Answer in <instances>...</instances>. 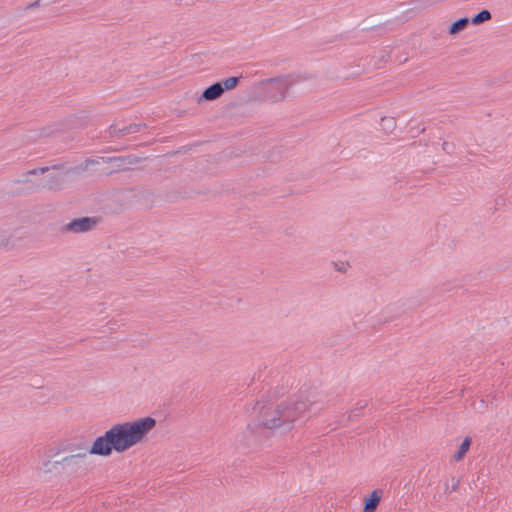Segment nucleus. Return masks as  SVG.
<instances>
[{
  "label": "nucleus",
  "instance_id": "obj_1",
  "mask_svg": "<svg viewBox=\"0 0 512 512\" xmlns=\"http://www.w3.org/2000/svg\"><path fill=\"white\" fill-rule=\"evenodd\" d=\"M156 423L155 418L146 416L115 424L94 440L89 454L108 457L113 451L123 453L140 443L155 428Z\"/></svg>",
  "mask_w": 512,
  "mask_h": 512
},
{
  "label": "nucleus",
  "instance_id": "obj_2",
  "mask_svg": "<svg viewBox=\"0 0 512 512\" xmlns=\"http://www.w3.org/2000/svg\"><path fill=\"white\" fill-rule=\"evenodd\" d=\"M307 409L306 401L292 399L278 404L275 408L264 406L259 411L257 426L284 433L292 429L293 423L303 417Z\"/></svg>",
  "mask_w": 512,
  "mask_h": 512
},
{
  "label": "nucleus",
  "instance_id": "obj_3",
  "mask_svg": "<svg viewBox=\"0 0 512 512\" xmlns=\"http://www.w3.org/2000/svg\"><path fill=\"white\" fill-rule=\"evenodd\" d=\"M100 162H85L75 167H66L65 163L55 164L51 167L32 168L23 174V178L17 180L18 183H27L29 181L28 175H43L38 181L33 184L30 189L35 190H53L61 188L67 179L73 174H79L91 167L94 171H98L95 166Z\"/></svg>",
  "mask_w": 512,
  "mask_h": 512
},
{
  "label": "nucleus",
  "instance_id": "obj_4",
  "mask_svg": "<svg viewBox=\"0 0 512 512\" xmlns=\"http://www.w3.org/2000/svg\"><path fill=\"white\" fill-rule=\"evenodd\" d=\"M82 127H84L83 118L70 115L61 121L28 131L23 139L26 142H35L41 139H60L64 144H68L74 139L71 132Z\"/></svg>",
  "mask_w": 512,
  "mask_h": 512
},
{
  "label": "nucleus",
  "instance_id": "obj_5",
  "mask_svg": "<svg viewBox=\"0 0 512 512\" xmlns=\"http://www.w3.org/2000/svg\"><path fill=\"white\" fill-rule=\"evenodd\" d=\"M296 82L291 74L269 78L265 80L264 98L272 103L282 101Z\"/></svg>",
  "mask_w": 512,
  "mask_h": 512
},
{
  "label": "nucleus",
  "instance_id": "obj_6",
  "mask_svg": "<svg viewBox=\"0 0 512 512\" xmlns=\"http://www.w3.org/2000/svg\"><path fill=\"white\" fill-rule=\"evenodd\" d=\"M98 217H79L72 219L62 227L63 232L84 233L92 230L98 223Z\"/></svg>",
  "mask_w": 512,
  "mask_h": 512
},
{
  "label": "nucleus",
  "instance_id": "obj_7",
  "mask_svg": "<svg viewBox=\"0 0 512 512\" xmlns=\"http://www.w3.org/2000/svg\"><path fill=\"white\" fill-rule=\"evenodd\" d=\"M138 162H119L112 168H104L100 175L110 176L117 175V179L120 181H125L126 179L131 177V173L135 170H139L140 167L136 166Z\"/></svg>",
  "mask_w": 512,
  "mask_h": 512
},
{
  "label": "nucleus",
  "instance_id": "obj_8",
  "mask_svg": "<svg viewBox=\"0 0 512 512\" xmlns=\"http://www.w3.org/2000/svg\"><path fill=\"white\" fill-rule=\"evenodd\" d=\"M223 95V89L221 84L217 81L210 86L206 87L201 96L198 98V103L203 101H214L219 99Z\"/></svg>",
  "mask_w": 512,
  "mask_h": 512
},
{
  "label": "nucleus",
  "instance_id": "obj_9",
  "mask_svg": "<svg viewBox=\"0 0 512 512\" xmlns=\"http://www.w3.org/2000/svg\"><path fill=\"white\" fill-rule=\"evenodd\" d=\"M383 495L381 489H375L364 498L363 512H375Z\"/></svg>",
  "mask_w": 512,
  "mask_h": 512
},
{
  "label": "nucleus",
  "instance_id": "obj_10",
  "mask_svg": "<svg viewBox=\"0 0 512 512\" xmlns=\"http://www.w3.org/2000/svg\"><path fill=\"white\" fill-rule=\"evenodd\" d=\"M201 193H204V192L200 191V190L187 191L186 189H179V190H174V191H170V192L166 193L165 200L168 202H175L179 199L194 198L197 195H200Z\"/></svg>",
  "mask_w": 512,
  "mask_h": 512
},
{
  "label": "nucleus",
  "instance_id": "obj_11",
  "mask_svg": "<svg viewBox=\"0 0 512 512\" xmlns=\"http://www.w3.org/2000/svg\"><path fill=\"white\" fill-rule=\"evenodd\" d=\"M42 469L44 473H61L65 470L63 468V463H61V459L52 460L49 458L42 462Z\"/></svg>",
  "mask_w": 512,
  "mask_h": 512
},
{
  "label": "nucleus",
  "instance_id": "obj_12",
  "mask_svg": "<svg viewBox=\"0 0 512 512\" xmlns=\"http://www.w3.org/2000/svg\"><path fill=\"white\" fill-rule=\"evenodd\" d=\"M469 23H471L469 18H459L449 26L448 33L453 36L457 35L461 31L465 30L468 27Z\"/></svg>",
  "mask_w": 512,
  "mask_h": 512
},
{
  "label": "nucleus",
  "instance_id": "obj_13",
  "mask_svg": "<svg viewBox=\"0 0 512 512\" xmlns=\"http://www.w3.org/2000/svg\"><path fill=\"white\" fill-rule=\"evenodd\" d=\"M472 439L469 436H466L460 446L458 447V450L453 455V460L456 462H459L464 459L467 452L469 451V448L471 446Z\"/></svg>",
  "mask_w": 512,
  "mask_h": 512
},
{
  "label": "nucleus",
  "instance_id": "obj_14",
  "mask_svg": "<svg viewBox=\"0 0 512 512\" xmlns=\"http://www.w3.org/2000/svg\"><path fill=\"white\" fill-rule=\"evenodd\" d=\"M136 201L141 205L150 208L154 203V192L151 190H143L135 195Z\"/></svg>",
  "mask_w": 512,
  "mask_h": 512
},
{
  "label": "nucleus",
  "instance_id": "obj_15",
  "mask_svg": "<svg viewBox=\"0 0 512 512\" xmlns=\"http://www.w3.org/2000/svg\"><path fill=\"white\" fill-rule=\"evenodd\" d=\"M85 458V453H75L70 454L61 459V463H63V468H67L70 466L78 465Z\"/></svg>",
  "mask_w": 512,
  "mask_h": 512
},
{
  "label": "nucleus",
  "instance_id": "obj_16",
  "mask_svg": "<svg viewBox=\"0 0 512 512\" xmlns=\"http://www.w3.org/2000/svg\"><path fill=\"white\" fill-rule=\"evenodd\" d=\"M241 78H242V76H231V77L225 78L221 81H218L222 86L223 93L225 91H230V90L235 89L240 84Z\"/></svg>",
  "mask_w": 512,
  "mask_h": 512
},
{
  "label": "nucleus",
  "instance_id": "obj_17",
  "mask_svg": "<svg viewBox=\"0 0 512 512\" xmlns=\"http://www.w3.org/2000/svg\"><path fill=\"white\" fill-rule=\"evenodd\" d=\"M99 159L100 160H133V161H136V160H147L148 158L129 153V154L106 156V157L102 156V157H99Z\"/></svg>",
  "mask_w": 512,
  "mask_h": 512
},
{
  "label": "nucleus",
  "instance_id": "obj_18",
  "mask_svg": "<svg viewBox=\"0 0 512 512\" xmlns=\"http://www.w3.org/2000/svg\"><path fill=\"white\" fill-rule=\"evenodd\" d=\"M492 18V14L487 9H482L478 13H476L471 19V23L473 25H480L486 21H489Z\"/></svg>",
  "mask_w": 512,
  "mask_h": 512
},
{
  "label": "nucleus",
  "instance_id": "obj_19",
  "mask_svg": "<svg viewBox=\"0 0 512 512\" xmlns=\"http://www.w3.org/2000/svg\"><path fill=\"white\" fill-rule=\"evenodd\" d=\"M380 127L386 134L392 133L396 129V120L394 117L384 116L381 118Z\"/></svg>",
  "mask_w": 512,
  "mask_h": 512
},
{
  "label": "nucleus",
  "instance_id": "obj_20",
  "mask_svg": "<svg viewBox=\"0 0 512 512\" xmlns=\"http://www.w3.org/2000/svg\"><path fill=\"white\" fill-rule=\"evenodd\" d=\"M358 406L351 410L347 417L348 422H352L354 420H358L362 416V410L367 406L366 402H358Z\"/></svg>",
  "mask_w": 512,
  "mask_h": 512
},
{
  "label": "nucleus",
  "instance_id": "obj_21",
  "mask_svg": "<svg viewBox=\"0 0 512 512\" xmlns=\"http://www.w3.org/2000/svg\"><path fill=\"white\" fill-rule=\"evenodd\" d=\"M146 124L144 123H138V124H130L128 126L122 127L121 131H124V134H134L140 132L142 128H145Z\"/></svg>",
  "mask_w": 512,
  "mask_h": 512
},
{
  "label": "nucleus",
  "instance_id": "obj_22",
  "mask_svg": "<svg viewBox=\"0 0 512 512\" xmlns=\"http://www.w3.org/2000/svg\"><path fill=\"white\" fill-rule=\"evenodd\" d=\"M122 128H119L116 124H112L109 126L107 133L109 137H124L126 134H124V131H121Z\"/></svg>",
  "mask_w": 512,
  "mask_h": 512
},
{
  "label": "nucleus",
  "instance_id": "obj_23",
  "mask_svg": "<svg viewBox=\"0 0 512 512\" xmlns=\"http://www.w3.org/2000/svg\"><path fill=\"white\" fill-rule=\"evenodd\" d=\"M451 482L452 483L450 484V486L448 483L445 484V489H444L445 494H450L454 491H457V489L459 488V483H460L459 479L452 477Z\"/></svg>",
  "mask_w": 512,
  "mask_h": 512
},
{
  "label": "nucleus",
  "instance_id": "obj_24",
  "mask_svg": "<svg viewBox=\"0 0 512 512\" xmlns=\"http://www.w3.org/2000/svg\"><path fill=\"white\" fill-rule=\"evenodd\" d=\"M14 246V242L12 241L10 236L1 235L0 236V249H9Z\"/></svg>",
  "mask_w": 512,
  "mask_h": 512
},
{
  "label": "nucleus",
  "instance_id": "obj_25",
  "mask_svg": "<svg viewBox=\"0 0 512 512\" xmlns=\"http://www.w3.org/2000/svg\"><path fill=\"white\" fill-rule=\"evenodd\" d=\"M66 451H67V449H66V445H65V444H62V445L57 446L56 448H50V449L48 450V455H47V456H48L49 458H53V457H55L56 455H58L59 453H61V452H66Z\"/></svg>",
  "mask_w": 512,
  "mask_h": 512
},
{
  "label": "nucleus",
  "instance_id": "obj_26",
  "mask_svg": "<svg viewBox=\"0 0 512 512\" xmlns=\"http://www.w3.org/2000/svg\"><path fill=\"white\" fill-rule=\"evenodd\" d=\"M75 446H77V453H85V457L87 456V453H89L90 448H87L86 442L75 443Z\"/></svg>",
  "mask_w": 512,
  "mask_h": 512
},
{
  "label": "nucleus",
  "instance_id": "obj_27",
  "mask_svg": "<svg viewBox=\"0 0 512 512\" xmlns=\"http://www.w3.org/2000/svg\"><path fill=\"white\" fill-rule=\"evenodd\" d=\"M442 148L446 153L451 154L455 148V145L454 143L443 142Z\"/></svg>",
  "mask_w": 512,
  "mask_h": 512
},
{
  "label": "nucleus",
  "instance_id": "obj_28",
  "mask_svg": "<svg viewBox=\"0 0 512 512\" xmlns=\"http://www.w3.org/2000/svg\"><path fill=\"white\" fill-rule=\"evenodd\" d=\"M43 0H36L30 4H28L26 7H25V10H31V9H34V8H37V7H40L41 5H43Z\"/></svg>",
  "mask_w": 512,
  "mask_h": 512
},
{
  "label": "nucleus",
  "instance_id": "obj_29",
  "mask_svg": "<svg viewBox=\"0 0 512 512\" xmlns=\"http://www.w3.org/2000/svg\"><path fill=\"white\" fill-rule=\"evenodd\" d=\"M425 130H426L425 127H422L421 129H416V130L414 127H410L409 132L412 134V137H416L419 134L424 133Z\"/></svg>",
  "mask_w": 512,
  "mask_h": 512
},
{
  "label": "nucleus",
  "instance_id": "obj_30",
  "mask_svg": "<svg viewBox=\"0 0 512 512\" xmlns=\"http://www.w3.org/2000/svg\"><path fill=\"white\" fill-rule=\"evenodd\" d=\"M65 445L68 452H70L71 454L77 453V446H75V443H68Z\"/></svg>",
  "mask_w": 512,
  "mask_h": 512
},
{
  "label": "nucleus",
  "instance_id": "obj_31",
  "mask_svg": "<svg viewBox=\"0 0 512 512\" xmlns=\"http://www.w3.org/2000/svg\"><path fill=\"white\" fill-rule=\"evenodd\" d=\"M336 269H337L338 271H344V268H342V266H338L337 264H336Z\"/></svg>",
  "mask_w": 512,
  "mask_h": 512
},
{
  "label": "nucleus",
  "instance_id": "obj_32",
  "mask_svg": "<svg viewBox=\"0 0 512 512\" xmlns=\"http://www.w3.org/2000/svg\"><path fill=\"white\" fill-rule=\"evenodd\" d=\"M368 28H369V27H368V24H365V23H364V27H363V29H368Z\"/></svg>",
  "mask_w": 512,
  "mask_h": 512
},
{
  "label": "nucleus",
  "instance_id": "obj_33",
  "mask_svg": "<svg viewBox=\"0 0 512 512\" xmlns=\"http://www.w3.org/2000/svg\"><path fill=\"white\" fill-rule=\"evenodd\" d=\"M415 145H416V142H412V143L410 144V147H414Z\"/></svg>",
  "mask_w": 512,
  "mask_h": 512
}]
</instances>
